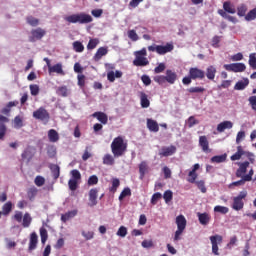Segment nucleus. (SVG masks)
I'll return each instance as SVG.
<instances>
[{
  "label": "nucleus",
  "instance_id": "nucleus-1",
  "mask_svg": "<svg viewBox=\"0 0 256 256\" xmlns=\"http://www.w3.org/2000/svg\"><path fill=\"white\" fill-rule=\"evenodd\" d=\"M111 152L114 157H123L127 152V142L123 138V136H118L113 139L111 143Z\"/></svg>",
  "mask_w": 256,
  "mask_h": 256
},
{
  "label": "nucleus",
  "instance_id": "nucleus-2",
  "mask_svg": "<svg viewBox=\"0 0 256 256\" xmlns=\"http://www.w3.org/2000/svg\"><path fill=\"white\" fill-rule=\"evenodd\" d=\"M67 23H79L80 25H87L93 23V17L87 13L81 12L79 14H72L65 17Z\"/></svg>",
  "mask_w": 256,
  "mask_h": 256
},
{
  "label": "nucleus",
  "instance_id": "nucleus-3",
  "mask_svg": "<svg viewBox=\"0 0 256 256\" xmlns=\"http://www.w3.org/2000/svg\"><path fill=\"white\" fill-rule=\"evenodd\" d=\"M176 225H177V230L174 234V242L181 241V235H183V231H185L187 227V219H185V216L183 215L177 216Z\"/></svg>",
  "mask_w": 256,
  "mask_h": 256
},
{
  "label": "nucleus",
  "instance_id": "nucleus-4",
  "mask_svg": "<svg viewBox=\"0 0 256 256\" xmlns=\"http://www.w3.org/2000/svg\"><path fill=\"white\" fill-rule=\"evenodd\" d=\"M175 49L173 43H166L165 46L163 45H151L148 46V51L152 53H157L158 55H167V53H171Z\"/></svg>",
  "mask_w": 256,
  "mask_h": 256
},
{
  "label": "nucleus",
  "instance_id": "nucleus-5",
  "mask_svg": "<svg viewBox=\"0 0 256 256\" xmlns=\"http://www.w3.org/2000/svg\"><path fill=\"white\" fill-rule=\"evenodd\" d=\"M247 198V191H241L237 196L233 198L232 209L234 211H241L245 207L243 199Z\"/></svg>",
  "mask_w": 256,
  "mask_h": 256
},
{
  "label": "nucleus",
  "instance_id": "nucleus-6",
  "mask_svg": "<svg viewBox=\"0 0 256 256\" xmlns=\"http://www.w3.org/2000/svg\"><path fill=\"white\" fill-rule=\"evenodd\" d=\"M33 117L38 121H44V123H49V119H51L49 112L44 107H40L36 111H34Z\"/></svg>",
  "mask_w": 256,
  "mask_h": 256
},
{
  "label": "nucleus",
  "instance_id": "nucleus-7",
  "mask_svg": "<svg viewBox=\"0 0 256 256\" xmlns=\"http://www.w3.org/2000/svg\"><path fill=\"white\" fill-rule=\"evenodd\" d=\"M31 35L28 38V41L30 43H35V41H40V39H43L45 35L47 34V31L43 30L42 28H36L31 30Z\"/></svg>",
  "mask_w": 256,
  "mask_h": 256
},
{
  "label": "nucleus",
  "instance_id": "nucleus-8",
  "mask_svg": "<svg viewBox=\"0 0 256 256\" xmlns=\"http://www.w3.org/2000/svg\"><path fill=\"white\" fill-rule=\"evenodd\" d=\"M210 242L212 245L213 255H219V245H221V243H223V236H221L219 234L210 236Z\"/></svg>",
  "mask_w": 256,
  "mask_h": 256
},
{
  "label": "nucleus",
  "instance_id": "nucleus-9",
  "mask_svg": "<svg viewBox=\"0 0 256 256\" xmlns=\"http://www.w3.org/2000/svg\"><path fill=\"white\" fill-rule=\"evenodd\" d=\"M224 69L226 71H231L232 73H243L247 66L244 63H232V64H225Z\"/></svg>",
  "mask_w": 256,
  "mask_h": 256
},
{
  "label": "nucleus",
  "instance_id": "nucleus-10",
  "mask_svg": "<svg viewBox=\"0 0 256 256\" xmlns=\"http://www.w3.org/2000/svg\"><path fill=\"white\" fill-rule=\"evenodd\" d=\"M188 75L191 76L193 81H197V79L199 81H203V79H205V72H204V70H202L200 68H197V67H191L189 69Z\"/></svg>",
  "mask_w": 256,
  "mask_h": 256
},
{
  "label": "nucleus",
  "instance_id": "nucleus-11",
  "mask_svg": "<svg viewBox=\"0 0 256 256\" xmlns=\"http://www.w3.org/2000/svg\"><path fill=\"white\" fill-rule=\"evenodd\" d=\"M177 153V147L171 145L168 147H162L159 151L160 157H171V155H175Z\"/></svg>",
  "mask_w": 256,
  "mask_h": 256
},
{
  "label": "nucleus",
  "instance_id": "nucleus-12",
  "mask_svg": "<svg viewBox=\"0 0 256 256\" xmlns=\"http://www.w3.org/2000/svg\"><path fill=\"white\" fill-rule=\"evenodd\" d=\"M5 123H9V118L0 115V141L3 140L7 134V126Z\"/></svg>",
  "mask_w": 256,
  "mask_h": 256
},
{
  "label": "nucleus",
  "instance_id": "nucleus-13",
  "mask_svg": "<svg viewBox=\"0 0 256 256\" xmlns=\"http://www.w3.org/2000/svg\"><path fill=\"white\" fill-rule=\"evenodd\" d=\"M164 77L166 79V83H169V85H175V82L178 79L177 72L171 69L166 70V75Z\"/></svg>",
  "mask_w": 256,
  "mask_h": 256
},
{
  "label": "nucleus",
  "instance_id": "nucleus-14",
  "mask_svg": "<svg viewBox=\"0 0 256 256\" xmlns=\"http://www.w3.org/2000/svg\"><path fill=\"white\" fill-rule=\"evenodd\" d=\"M99 193V190L97 188H92L89 191V207H95V205H97V195Z\"/></svg>",
  "mask_w": 256,
  "mask_h": 256
},
{
  "label": "nucleus",
  "instance_id": "nucleus-15",
  "mask_svg": "<svg viewBox=\"0 0 256 256\" xmlns=\"http://www.w3.org/2000/svg\"><path fill=\"white\" fill-rule=\"evenodd\" d=\"M238 165H239V168L236 171V177L238 178L245 177L244 174L247 173V168L249 167V161L238 163Z\"/></svg>",
  "mask_w": 256,
  "mask_h": 256
},
{
  "label": "nucleus",
  "instance_id": "nucleus-16",
  "mask_svg": "<svg viewBox=\"0 0 256 256\" xmlns=\"http://www.w3.org/2000/svg\"><path fill=\"white\" fill-rule=\"evenodd\" d=\"M37 243H39V237L37 236L36 232H32L30 234V241H29V251H35L37 249Z\"/></svg>",
  "mask_w": 256,
  "mask_h": 256
},
{
  "label": "nucleus",
  "instance_id": "nucleus-17",
  "mask_svg": "<svg viewBox=\"0 0 256 256\" xmlns=\"http://www.w3.org/2000/svg\"><path fill=\"white\" fill-rule=\"evenodd\" d=\"M199 146L201 147L204 153H211V149L209 148V140H207V136L199 137Z\"/></svg>",
  "mask_w": 256,
  "mask_h": 256
},
{
  "label": "nucleus",
  "instance_id": "nucleus-18",
  "mask_svg": "<svg viewBox=\"0 0 256 256\" xmlns=\"http://www.w3.org/2000/svg\"><path fill=\"white\" fill-rule=\"evenodd\" d=\"M48 73L51 75V73H57V75H65V71H63V64L57 63L55 65L50 66L48 68Z\"/></svg>",
  "mask_w": 256,
  "mask_h": 256
},
{
  "label": "nucleus",
  "instance_id": "nucleus-19",
  "mask_svg": "<svg viewBox=\"0 0 256 256\" xmlns=\"http://www.w3.org/2000/svg\"><path fill=\"white\" fill-rule=\"evenodd\" d=\"M217 75V68L213 65H210L206 68L205 77L209 81H215V76Z\"/></svg>",
  "mask_w": 256,
  "mask_h": 256
},
{
  "label": "nucleus",
  "instance_id": "nucleus-20",
  "mask_svg": "<svg viewBox=\"0 0 256 256\" xmlns=\"http://www.w3.org/2000/svg\"><path fill=\"white\" fill-rule=\"evenodd\" d=\"M92 117H94V119H97V121L102 123V125H107V123L109 122V117L104 112H94L92 114Z\"/></svg>",
  "mask_w": 256,
  "mask_h": 256
},
{
  "label": "nucleus",
  "instance_id": "nucleus-21",
  "mask_svg": "<svg viewBox=\"0 0 256 256\" xmlns=\"http://www.w3.org/2000/svg\"><path fill=\"white\" fill-rule=\"evenodd\" d=\"M133 65H135V67H147V65H149V60L144 56H136L133 60Z\"/></svg>",
  "mask_w": 256,
  "mask_h": 256
},
{
  "label": "nucleus",
  "instance_id": "nucleus-22",
  "mask_svg": "<svg viewBox=\"0 0 256 256\" xmlns=\"http://www.w3.org/2000/svg\"><path fill=\"white\" fill-rule=\"evenodd\" d=\"M109 53V49H107V47H100L98 48V50L96 51L93 59L94 61H101V59L103 57H105V55H107Z\"/></svg>",
  "mask_w": 256,
  "mask_h": 256
},
{
  "label": "nucleus",
  "instance_id": "nucleus-23",
  "mask_svg": "<svg viewBox=\"0 0 256 256\" xmlns=\"http://www.w3.org/2000/svg\"><path fill=\"white\" fill-rule=\"evenodd\" d=\"M123 77V72L116 70L107 73V79L110 83H115V79H121Z\"/></svg>",
  "mask_w": 256,
  "mask_h": 256
},
{
  "label": "nucleus",
  "instance_id": "nucleus-24",
  "mask_svg": "<svg viewBox=\"0 0 256 256\" xmlns=\"http://www.w3.org/2000/svg\"><path fill=\"white\" fill-rule=\"evenodd\" d=\"M198 220L200 225H209V221H211V215L209 213L204 212V213H197Z\"/></svg>",
  "mask_w": 256,
  "mask_h": 256
},
{
  "label": "nucleus",
  "instance_id": "nucleus-25",
  "mask_svg": "<svg viewBox=\"0 0 256 256\" xmlns=\"http://www.w3.org/2000/svg\"><path fill=\"white\" fill-rule=\"evenodd\" d=\"M225 129H233V122L223 121L217 125V132L223 133Z\"/></svg>",
  "mask_w": 256,
  "mask_h": 256
},
{
  "label": "nucleus",
  "instance_id": "nucleus-26",
  "mask_svg": "<svg viewBox=\"0 0 256 256\" xmlns=\"http://www.w3.org/2000/svg\"><path fill=\"white\" fill-rule=\"evenodd\" d=\"M140 105L142 109H147L151 105V101H149L145 92H140Z\"/></svg>",
  "mask_w": 256,
  "mask_h": 256
},
{
  "label": "nucleus",
  "instance_id": "nucleus-27",
  "mask_svg": "<svg viewBox=\"0 0 256 256\" xmlns=\"http://www.w3.org/2000/svg\"><path fill=\"white\" fill-rule=\"evenodd\" d=\"M50 171L52 173L53 179H55V181H57V179H59V177L61 175V168L59 167V165L51 164L50 165Z\"/></svg>",
  "mask_w": 256,
  "mask_h": 256
},
{
  "label": "nucleus",
  "instance_id": "nucleus-28",
  "mask_svg": "<svg viewBox=\"0 0 256 256\" xmlns=\"http://www.w3.org/2000/svg\"><path fill=\"white\" fill-rule=\"evenodd\" d=\"M149 171V165H147L146 161H142L139 164V173H140V179L143 181L145 179V174Z\"/></svg>",
  "mask_w": 256,
  "mask_h": 256
},
{
  "label": "nucleus",
  "instance_id": "nucleus-29",
  "mask_svg": "<svg viewBox=\"0 0 256 256\" xmlns=\"http://www.w3.org/2000/svg\"><path fill=\"white\" fill-rule=\"evenodd\" d=\"M147 127L149 131H152L153 133H157L159 131V124L153 119H147Z\"/></svg>",
  "mask_w": 256,
  "mask_h": 256
},
{
  "label": "nucleus",
  "instance_id": "nucleus-30",
  "mask_svg": "<svg viewBox=\"0 0 256 256\" xmlns=\"http://www.w3.org/2000/svg\"><path fill=\"white\" fill-rule=\"evenodd\" d=\"M48 139L50 143H57L59 141V133L55 129H50L48 131Z\"/></svg>",
  "mask_w": 256,
  "mask_h": 256
},
{
  "label": "nucleus",
  "instance_id": "nucleus-31",
  "mask_svg": "<svg viewBox=\"0 0 256 256\" xmlns=\"http://www.w3.org/2000/svg\"><path fill=\"white\" fill-rule=\"evenodd\" d=\"M223 9L226 13H230L231 15H235V13H237L235 6L229 1L223 3Z\"/></svg>",
  "mask_w": 256,
  "mask_h": 256
},
{
  "label": "nucleus",
  "instance_id": "nucleus-32",
  "mask_svg": "<svg viewBox=\"0 0 256 256\" xmlns=\"http://www.w3.org/2000/svg\"><path fill=\"white\" fill-rule=\"evenodd\" d=\"M248 85H249V79L248 78H244L242 81H238L235 84L234 89L236 91H243V89H245Z\"/></svg>",
  "mask_w": 256,
  "mask_h": 256
},
{
  "label": "nucleus",
  "instance_id": "nucleus-33",
  "mask_svg": "<svg viewBox=\"0 0 256 256\" xmlns=\"http://www.w3.org/2000/svg\"><path fill=\"white\" fill-rule=\"evenodd\" d=\"M76 215H77V210L68 211L65 214L61 215V221L63 223H67V221H69V219H73V217H75Z\"/></svg>",
  "mask_w": 256,
  "mask_h": 256
},
{
  "label": "nucleus",
  "instance_id": "nucleus-34",
  "mask_svg": "<svg viewBox=\"0 0 256 256\" xmlns=\"http://www.w3.org/2000/svg\"><path fill=\"white\" fill-rule=\"evenodd\" d=\"M243 155H245V150H243V146H238L237 152L235 154H233L230 157V159H231V161H239V159H241V157H243Z\"/></svg>",
  "mask_w": 256,
  "mask_h": 256
},
{
  "label": "nucleus",
  "instance_id": "nucleus-35",
  "mask_svg": "<svg viewBox=\"0 0 256 256\" xmlns=\"http://www.w3.org/2000/svg\"><path fill=\"white\" fill-rule=\"evenodd\" d=\"M56 93L59 95V97H69V89L67 86L58 87Z\"/></svg>",
  "mask_w": 256,
  "mask_h": 256
},
{
  "label": "nucleus",
  "instance_id": "nucleus-36",
  "mask_svg": "<svg viewBox=\"0 0 256 256\" xmlns=\"http://www.w3.org/2000/svg\"><path fill=\"white\" fill-rule=\"evenodd\" d=\"M227 161V154L213 156L211 158V163H225Z\"/></svg>",
  "mask_w": 256,
  "mask_h": 256
},
{
  "label": "nucleus",
  "instance_id": "nucleus-37",
  "mask_svg": "<svg viewBox=\"0 0 256 256\" xmlns=\"http://www.w3.org/2000/svg\"><path fill=\"white\" fill-rule=\"evenodd\" d=\"M38 190L35 186L31 187L27 191V197L29 201H33L37 197Z\"/></svg>",
  "mask_w": 256,
  "mask_h": 256
},
{
  "label": "nucleus",
  "instance_id": "nucleus-38",
  "mask_svg": "<svg viewBox=\"0 0 256 256\" xmlns=\"http://www.w3.org/2000/svg\"><path fill=\"white\" fill-rule=\"evenodd\" d=\"M40 237L42 245H45V243H47V239H49V233L44 227L40 228Z\"/></svg>",
  "mask_w": 256,
  "mask_h": 256
},
{
  "label": "nucleus",
  "instance_id": "nucleus-39",
  "mask_svg": "<svg viewBox=\"0 0 256 256\" xmlns=\"http://www.w3.org/2000/svg\"><path fill=\"white\" fill-rule=\"evenodd\" d=\"M103 164L104 165H115V158L111 154H106L103 157Z\"/></svg>",
  "mask_w": 256,
  "mask_h": 256
},
{
  "label": "nucleus",
  "instance_id": "nucleus-40",
  "mask_svg": "<svg viewBox=\"0 0 256 256\" xmlns=\"http://www.w3.org/2000/svg\"><path fill=\"white\" fill-rule=\"evenodd\" d=\"M22 226L27 228L31 225V222L33 221V218H31V215L29 213H25L22 219Z\"/></svg>",
  "mask_w": 256,
  "mask_h": 256
},
{
  "label": "nucleus",
  "instance_id": "nucleus-41",
  "mask_svg": "<svg viewBox=\"0 0 256 256\" xmlns=\"http://www.w3.org/2000/svg\"><path fill=\"white\" fill-rule=\"evenodd\" d=\"M47 155L50 159H55L57 156V148L53 145L47 147Z\"/></svg>",
  "mask_w": 256,
  "mask_h": 256
},
{
  "label": "nucleus",
  "instance_id": "nucleus-42",
  "mask_svg": "<svg viewBox=\"0 0 256 256\" xmlns=\"http://www.w3.org/2000/svg\"><path fill=\"white\" fill-rule=\"evenodd\" d=\"M73 49L76 53H83V51H85V46H83V43L75 41L73 42Z\"/></svg>",
  "mask_w": 256,
  "mask_h": 256
},
{
  "label": "nucleus",
  "instance_id": "nucleus-43",
  "mask_svg": "<svg viewBox=\"0 0 256 256\" xmlns=\"http://www.w3.org/2000/svg\"><path fill=\"white\" fill-rule=\"evenodd\" d=\"M125 197H131V188L126 187L122 190V192L119 195V201H123Z\"/></svg>",
  "mask_w": 256,
  "mask_h": 256
},
{
  "label": "nucleus",
  "instance_id": "nucleus-44",
  "mask_svg": "<svg viewBox=\"0 0 256 256\" xmlns=\"http://www.w3.org/2000/svg\"><path fill=\"white\" fill-rule=\"evenodd\" d=\"M119 185H121V181L118 178H114L112 180V187H110L111 193H117V189H119Z\"/></svg>",
  "mask_w": 256,
  "mask_h": 256
},
{
  "label": "nucleus",
  "instance_id": "nucleus-45",
  "mask_svg": "<svg viewBox=\"0 0 256 256\" xmlns=\"http://www.w3.org/2000/svg\"><path fill=\"white\" fill-rule=\"evenodd\" d=\"M13 209V203L7 202L2 207V213L3 215H9L10 211Z\"/></svg>",
  "mask_w": 256,
  "mask_h": 256
},
{
  "label": "nucleus",
  "instance_id": "nucleus-46",
  "mask_svg": "<svg viewBox=\"0 0 256 256\" xmlns=\"http://www.w3.org/2000/svg\"><path fill=\"white\" fill-rule=\"evenodd\" d=\"M97 45H99V39L94 38V39H90L87 45V49L89 51L95 49L97 47Z\"/></svg>",
  "mask_w": 256,
  "mask_h": 256
},
{
  "label": "nucleus",
  "instance_id": "nucleus-47",
  "mask_svg": "<svg viewBox=\"0 0 256 256\" xmlns=\"http://www.w3.org/2000/svg\"><path fill=\"white\" fill-rule=\"evenodd\" d=\"M215 213H221L222 215H227L229 213V208L225 206H215L214 207Z\"/></svg>",
  "mask_w": 256,
  "mask_h": 256
},
{
  "label": "nucleus",
  "instance_id": "nucleus-48",
  "mask_svg": "<svg viewBox=\"0 0 256 256\" xmlns=\"http://www.w3.org/2000/svg\"><path fill=\"white\" fill-rule=\"evenodd\" d=\"M26 21H27L28 25H31V27H37V25H39V19H37L33 16H28L26 18Z\"/></svg>",
  "mask_w": 256,
  "mask_h": 256
},
{
  "label": "nucleus",
  "instance_id": "nucleus-49",
  "mask_svg": "<svg viewBox=\"0 0 256 256\" xmlns=\"http://www.w3.org/2000/svg\"><path fill=\"white\" fill-rule=\"evenodd\" d=\"M163 199L165 203H170V201H173V192L171 190H166L163 194Z\"/></svg>",
  "mask_w": 256,
  "mask_h": 256
},
{
  "label": "nucleus",
  "instance_id": "nucleus-50",
  "mask_svg": "<svg viewBox=\"0 0 256 256\" xmlns=\"http://www.w3.org/2000/svg\"><path fill=\"white\" fill-rule=\"evenodd\" d=\"M153 81H155V83H158V85H165V83H167L165 75L154 76Z\"/></svg>",
  "mask_w": 256,
  "mask_h": 256
},
{
  "label": "nucleus",
  "instance_id": "nucleus-51",
  "mask_svg": "<svg viewBox=\"0 0 256 256\" xmlns=\"http://www.w3.org/2000/svg\"><path fill=\"white\" fill-rule=\"evenodd\" d=\"M248 63L250 65L251 69H253V70L256 69V54L255 53H251L249 55Z\"/></svg>",
  "mask_w": 256,
  "mask_h": 256
},
{
  "label": "nucleus",
  "instance_id": "nucleus-52",
  "mask_svg": "<svg viewBox=\"0 0 256 256\" xmlns=\"http://www.w3.org/2000/svg\"><path fill=\"white\" fill-rule=\"evenodd\" d=\"M197 172H195V170H191L188 174V183H195L197 181Z\"/></svg>",
  "mask_w": 256,
  "mask_h": 256
},
{
  "label": "nucleus",
  "instance_id": "nucleus-53",
  "mask_svg": "<svg viewBox=\"0 0 256 256\" xmlns=\"http://www.w3.org/2000/svg\"><path fill=\"white\" fill-rule=\"evenodd\" d=\"M219 15L223 17L224 19H228V21H231L232 23H235L236 18L233 16L227 15V12L225 10H218Z\"/></svg>",
  "mask_w": 256,
  "mask_h": 256
},
{
  "label": "nucleus",
  "instance_id": "nucleus-54",
  "mask_svg": "<svg viewBox=\"0 0 256 256\" xmlns=\"http://www.w3.org/2000/svg\"><path fill=\"white\" fill-rule=\"evenodd\" d=\"M247 21H255L256 19V8L250 10L247 15L245 16Z\"/></svg>",
  "mask_w": 256,
  "mask_h": 256
},
{
  "label": "nucleus",
  "instance_id": "nucleus-55",
  "mask_svg": "<svg viewBox=\"0 0 256 256\" xmlns=\"http://www.w3.org/2000/svg\"><path fill=\"white\" fill-rule=\"evenodd\" d=\"M34 183L36 187H43L45 185V178L43 176H36Z\"/></svg>",
  "mask_w": 256,
  "mask_h": 256
},
{
  "label": "nucleus",
  "instance_id": "nucleus-56",
  "mask_svg": "<svg viewBox=\"0 0 256 256\" xmlns=\"http://www.w3.org/2000/svg\"><path fill=\"white\" fill-rule=\"evenodd\" d=\"M237 15L239 17H245L246 13H247V6L245 4H242L241 6H239L237 8Z\"/></svg>",
  "mask_w": 256,
  "mask_h": 256
},
{
  "label": "nucleus",
  "instance_id": "nucleus-57",
  "mask_svg": "<svg viewBox=\"0 0 256 256\" xmlns=\"http://www.w3.org/2000/svg\"><path fill=\"white\" fill-rule=\"evenodd\" d=\"M29 88H30V93L33 97H37V95H39V85L32 84L29 86Z\"/></svg>",
  "mask_w": 256,
  "mask_h": 256
},
{
  "label": "nucleus",
  "instance_id": "nucleus-58",
  "mask_svg": "<svg viewBox=\"0 0 256 256\" xmlns=\"http://www.w3.org/2000/svg\"><path fill=\"white\" fill-rule=\"evenodd\" d=\"M188 93H205V88L204 87H190L187 89Z\"/></svg>",
  "mask_w": 256,
  "mask_h": 256
},
{
  "label": "nucleus",
  "instance_id": "nucleus-59",
  "mask_svg": "<svg viewBox=\"0 0 256 256\" xmlns=\"http://www.w3.org/2000/svg\"><path fill=\"white\" fill-rule=\"evenodd\" d=\"M163 197V195L160 192H156L152 195L151 198V204L152 205H157V202L159 201V199H161Z\"/></svg>",
  "mask_w": 256,
  "mask_h": 256
},
{
  "label": "nucleus",
  "instance_id": "nucleus-60",
  "mask_svg": "<svg viewBox=\"0 0 256 256\" xmlns=\"http://www.w3.org/2000/svg\"><path fill=\"white\" fill-rule=\"evenodd\" d=\"M79 180H73V179H70L68 181V187L70 189V191H77V187H78V182Z\"/></svg>",
  "mask_w": 256,
  "mask_h": 256
},
{
  "label": "nucleus",
  "instance_id": "nucleus-61",
  "mask_svg": "<svg viewBox=\"0 0 256 256\" xmlns=\"http://www.w3.org/2000/svg\"><path fill=\"white\" fill-rule=\"evenodd\" d=\"M72 180L74 181H81V172L79 170L74 169L71 171Z\"/></svg>",
  "mask_w": 256,
  "mask_h": 256
},
{
  "label": "nucleus",
  "instance_id": "nucleus-62",
  "mask_svg": "<svg viewBox=\"0 0 256 256\" xmlns=\"http://www.w3.org/2000/svg\"><path fill=\"white\" fill-rule=\"evenodd\" d=\"M116 235H118V237H127V227L120 226V228L118 229Z\"/></svg>",
  "mask_w": 256,
  "mask_h": 256
},
{
  "label": "nucleus",
  "instance_id": "nucleus-63",
  "mask_svg": "<svg viewBox=\"0 0 256 256\" xmlns=\"http://www.w3.org/2000/svg\"><path fill=\"white\" fill-rule=\"evenodd\" d=\"M128 37L129 39H131V41H139V35H137V32H135V30H129Z\"/></svg>",
  "mask_w": 256,
  "mask_h": 256
},
{
  "label": "nucleus",
  "instance_id": "nucleus-64",
  "mask_svg": "<svg viewBox=\"0 0 256 256\" xmlns=\"http://www.w3.org/2000/svg\"><path fill=\"white\" fill-rule=\"evenodd\" d=\"M249 105L251 106L252 110L256 113V96H250L249 99Z\"/></svg>",
  "mask_w": 256,
  "mask_h": 256
}]
</instances>
